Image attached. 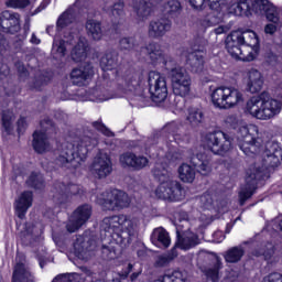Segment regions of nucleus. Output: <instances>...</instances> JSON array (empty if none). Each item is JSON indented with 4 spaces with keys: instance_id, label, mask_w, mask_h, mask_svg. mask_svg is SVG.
I'll use <instances>...</instances> for the list:
<instances>
[{
    "instance_id": "64",
    "label": "nucleus",
    "mask_w": 282,
    "mask_h": 282,
    "mask_svg": "<svg viewBox=\"0 0 282 282\" xmlns=\"http://www.w3.org/2000/svg\"><path fill=\"white\" fill-rule=\"evenodd\" d=\"M6 47V36L0 33V51Z\"/></svg>"
},
{
    "instance_id": "21",
    "label": "nucleus",
    "mask_w": 282,
    "mask_h": 282,
    "mask_svg": "<svg viewBox=\"0 0 282 282\" xmlns=\"http://www.w3.org/2000/svg\"><path fill=\"white\" fill-rule=\"evenodd\" d=\"M93 171L98 180L109 177V175H111L113 172V163H111V158H109L107 154L97 158L93 164Z\"/></svg>"
},
{
    "instance_id": "18",
    "label": "nucleus",
    "mask_w": 282,
    "mask_h": 282,
    "mask_svg": "<svg viewBox=\"0 0 282 282\" xmlns=\"http://www.w3.org/2000/svg\"><path fill=\"white\" fill-rule=\"evenodd\" d=\"M94 65L91 63H85L77 68H73L70 80L77 87H85V85H89V82L94 78Z\"/></svg>"
},
{
    "instance_id": "42",
    "label": "nucleus",
    "mask_w": 282,
    "mask_h": 282,
    "mask_svg": "<svg viewBox=\"0 0 282 282\" xmlns=\"http://www.w3.org/2000/svg\"><path fill=\"white\" fill-rule=\"evenodd\" d=\"M70 56L75 63H83L87 58V46L78 42L72 50Z\"/></svg>"
},
{
    "instance_id": "16",
    "label": "nucleus",
    "mask_w": 282,
    "mask_h": 282,
    "mask_svg": "<svg viewBox=\"0 0 282 282\" xmlns=\"http://www.w3.org/2000/svg\"><path fill=\"white\" fill-rule=\"evenodd\" d=\"M0 28L6 34H17L21 32V14L4 10L0 13Z\"/></svg>"
},
{
    "instance_id": "62",
    "label": "nucleus",
    "mask_w": 282,
    "mask_h": 282,
    "mask_svg": "<svg viewBox=\"0 0 282 282\" xmlns=\"http://www.w3.org/2000/svg\"><path fill=\"white\" fill-rule=\"evenodd\" d=\"M140 274H142V269H140L139 271H135L133 272L131 275H130V281H137L138 280V276H140Z\"/></svg>"
},
{
    "instance_id": "32",
    "label": "nucleus",
    "mask_w": 282,
    "mask_h": 282,
    "mask_svg": "<svg viewBox=\"0 0 282 282\" xmlns=\"http://www.w3.org/2000/svg\"><path fill=\"white\" fill-rule=\"evenodd\" d=\"M132 7L140 19H147L148 17H151V12H153L151 2H147L145 0H133Z\"/></svg>"
},
{
    "instance_id": "55",
    "label": "nucleus",
    "mask_w": 282,
    "mask_h": 282,
    "mask_svg": "<svg viewBox=\"0 0 282 282\" xmlns=\"http://www.w3.org/2000/svg\"><path fill=\"white\" fill-rule=\"evenodd\" d=\"M17 126H18V134L19 135H23V133H25V129H28V119L25 117H20L18 122H17Z\"/></svg>"
},
{
    "instance_id": "8",
    "label": "nucleus",
    "mask_w": 282,
    "mask_h": 282,
    "mask_svg": "<svg viewBox=\"0 0 282 282\" xmlns=\"http://www.w3.org/2000/svg\"><path fill=\"white\" fill-rule=\"evenodd\" d=\"M238 149L247 155L254 158L261 152V140L259 138V128L254 124L242 126L238 130Z\"/></svg>"
},
{
    "instance_id": "31",
    "label": "nucleus",
    "mask_w": 282,
    "mask_h": 282,
    "mask_svg": "<svg viewBox=\"0 0 282 282\" xmlns=\"http://www.w3.org/2000/svg\"><path fill=\"white\" fill-rule=\"evenodd\" d=\"M100 67L102 72H113V69H118V52H107L100 59Z\"/></svg>"
},
{
    "instance_id": "63",
    "label": "nucleus",
    "mask_w": 282,
    "mask_h": 282,
    "mask_svg": "<svg viewBox=\"0 0 282 282\" xmlns=\"http://www.w3.org/2000/svg\"><path fill=\"white\" fill-rule=\"evenodd\" d=\"M31 43H32L33 45H40L41 40L36 36V34L32 33Z\"/></svg>"
},
{
    "instance_id": "9",
    "label": "nucleus",
    "mask_w": 282,
    "mask_h": 282,
    "mask_svg": "<svg viewBox=\"0 0 282 282\" xmlns=\"http://www.w3.org/2000/svg\"><path fill=\"white\" fill-rule=\"evenodd\" d=\"M212 102L218 109H232L235 105L243 101V95L239 89L220 86L215 88L210 95Z\"/></svg>"
},
{
    "instance_id": "57",
    "label": "nucleus",
    "mask_w": 282,
    "mask_h": 282,
    "mask_svg": "<svg viewBox=\"0 0 282 282\" xmlns=\"http://www.w3.org/2000/svg\"><path fill=\"white\" fill-rule=\"evenodd\" d=\"M264 282H282V274L279 272L270 273L264 278Z\"/></svg>"
},
{
    "instance_id": "61",
    "label": "nucleus",
    "mask_w": 282,
    "mask_h": 282,
    "mask_svg": "<svg viewBox=\"0 0 282 282\" xmlns=\"http://www.w3.org/2000/svg\"><path fill=\"white\" fill-rule=\"evenodd\" d=\"M47 8V4H45L44 2H42L33 12V14H39V12H43V10H45Z\"/></svg>"
},
{
    "instance_id": "15",
    "label": "nucleus",
    "mask_w": 282,
    "mask_h": 282,
    "mask_svg": "<svg viewBox=\"0 0 282 282\" xmlns=\"http://www.w3.org/2000/svg\"><path fill=\"white\" fill-rule=\"evenodd\" d=\"M91 218V207L89 204L80 205L73 213L72 221L66 225V229L68 232H76L89 221Z\"/></svg>"
},
{
    "instance_id": "33",
    "label": "nucleus",
    "mask_w": 282,
    "mask_h": 282,
    "mask_svg": "<svg viewBox=\"0 0 282 282\" xmlns=\"http://www.w3.org/2000/svg\"><path fill=\"white\" fill-rule=\"evenodd\" d=\"M224 268L221 263V258L214 256L212 259V267L205 270V275L213 282L219 281V271Z\"/></svg>"
},
{
    "instance_id": "35",
    "label": "nucleus",
    "mask_w": 282,
    "mask_h": 282,
    "mask_svg": "<svg viewBox=\"0 0 282 282\" xmlns=\"http://www.w3.org/2000/svg\"><path fill=\"white\" fill-rule=\"evenodd\" d=\"M243 254H246L243 247H231L225 252L224 259L227 263H239L243 259Z\"/></svg>"
},
{
    "instance_id": "38",
    "label": "nucleus",
    "mask_w": 282,
    "mask_h": 282,
    "mask_svg": "<svg viewBox=\"0 0 282 282\" xmlns=\"http://www.w3.org/2000/svg\"><path fill=\"white\" fill-rule=\"evenodd\" d=\"M177 250L175 248H172L171 251H169L165 254H161L156 257V260L154 262L155 268H166L171 264V261H174L177 259Z\"/></svg>"
},
{
    "instance_id": "54",
    "label": "nucleus",
    "mask_w": 282,
    "mask_h": 282,
    "mask_svg": "<svg viewBox=\"0 0 282 282\" xmlns=\"http://www.w3.org/2000/svg\"><path fill=\"white\" fill-rule=\"evenodd\" d=\"M133 272V264L129 263L127 268L122 269L119 273L120 278H115L112 282H121L120 279L124 280L129 278V274Z\"/></svg>"
},
{
    "instance_id": "13",
    "label": "nucleus",
    "mask_w": 282,
    "mask_h": 282,
    "mask_svg": "<svg viewBox=\"0 0 282 282\" xmlns=\"http://www.w3.org/2000/svg\"><path fill=\"white\" fill-rule=\"evenodd\" d=\"M99 204L104 210H122V208H128L131 200L126 192L112 189L107 193L106 198L99 199Z\"/></svg>"
},
{
    "instance_id": "39",
    "label": "nucleus",
    "mask_w": 282,
    "mask_h": 282,
    "mask_svg": "<svg viewBox=\"0 0 282 282\" xmlns=\"http://www.w3.org/2000/svg\"><path fill=\"white\" fill-rule=\"evenodd\" d=\"M154 282H186V278H184V273L182 271L174 270L160 275L159 279L154 280Z\"/></svg>"
},
{
    "instance_id": "43",
    "label": "nucleus",
    "mask_w": 282,
    "mask_h": 282,
    "mask_svg": "<svg viewBox=\"0 0 282 282\" xmlns=\"http://www.w3.org/2000/svg\"><path fill=\"white\" fill-rule=\"evenodd\" d=\"M178 175H180V180H182V182H187V183H193L195 180V170L193 169V166L183 163L180 167H178Z\"/></svg>"
},
{
    "instance_id": "58",
    "label": "nucleus",
    "mask_w": 282,
    "mask_h": 282,
    "mask_svg": "<svg viewBox=\"0 0 282 282\" xmlns=\"http://www.w3.org/2000/svg\"><path fill=\"white\" fill-rule=\"evenodd\" d=\"M204 3H206V0H189V4L194 10H202V8H204Z\"/></svg>"
},
{
    "instance_id": "7",
    "label": "nucleus",
    "mask_w": 282,
    "mask_h": 282,
    "mask_svg": "<svg viewBox=\"0 0 282 282\" xmlns=\"http://www.w3.org/2000/svg\"><path fill=\"white\" fill-rule=\"evenodd\" d=\"M152 175L160 182L155 189V195L159 199L167 202H182L184 199V187L177 181L171 178V173L166 169V164L156 163L152 170Z\"/></svg>"
},
{
    "instance_id": "6",
    "label": "nucleus",
    "mask_w": 282,
    "mask_h": 282,
    "mask_svg": "<svg viewBox=\"0 0 282 282\" xmlns=\"http://www.w3.org/2000/svg\"><path fill=\"white\" fill-rule=\"evenodd\" d=\"M275 96L279 100L272 98L268 91H262L260 95L251 97L247 101L246 112L258 120H270L274 116H279L282 109L281 87L276 88Z\"/></svg>"
},
{
    "instance_id": "36",
    "label": "nucleus",
    "mask_w": 282,
    "mask_h": 282,
    "mask_svg": "<svg viewBox=\"0 0 282 282\" xmlns=\"http://www.w3.org/2000/svg\"><path fill=\"white\" fill-rule=\"evenodd\" d=\"M2 128L4 129V133L7 135H12V131H14V111L7 109L2 111L1 115Z\"/></svg>"
},
{
    "instance_id": "37",
    "label": "nucleus",
    "mask_w": 282,
    "mask_h": 282,
    "mask_svg": "<svg viewBox=\"0 0 282 282\" xmlns=\"http://www.w3.org/2000/svg\"><path fill=\"white\" fill-rule=\"evenodd\" d=\"M251 257H263L264 261H270L274 257V245L267 243L264 247H258L251 251Z\"/></svg>"
},
{
    "instance_id": "47",
    "label": "nucleus",
    "mask_w": 282,
    "mask_h": 282,
    "mask_svg": "<svg viewBox=\"0 0 282 282\" xmlns=\"http://www.w3.org/2000/svg\"><path fill=\"white\" fill-rule=\"evenodd\" d=\"M188 122L192 127H197L204 120V112L199 108H191L187 116Z\"/></svg>"
},
{
    "instance_id": "45",
    "label": "nucleus",
    "mask_w": 282,
    "mask_h": 282,
    "mask_svg": "<svg viewBox=\"0 0 282 282\" xmlns=\"http://www.w3.org/2000/svg\"><path fill=\"white\" fill-rule=\"evenodd\" d=\"M138 40H135V36H129V37H122L119 41V47L120 50H124L126 52H138L139 47Z\"/></svg>"
},
{
    "instance_id": "60",
    "label": "nucleus",
    "mask_w": 282,
    "mask_h": 282,
    "mask_svg": "<svg viewBox=\"0 0 282 282\" xmlns=\"http://www.w3.org/2000/svg\"><path fill=\"white\" fill-rule=\"evenodd\" d=\"M221 0H208L210 10H217Z\"/></svg>"
},
{
    "instance_id": "12",
    "label": "nucleus",
    "mask_w": 282,
    "mask_h": 282,
    "mask_svg": "<svg viewBox=\"0 0 282 282\" xmlns=\"http://www.w3.org/2000/svg\"><path fill=\"white\" fill-rule=\"evenodd\" d=\"M43 131L35 130L33 132V142L32 147L35 153L43 154L45 151L50 149V141H47V135H50V131L56 132V126H54V121L51 119H44L40 122Z\"/></svg>"
},
{
    "instance_id": "5",
    "label": "nucleus",
    "mask_w": 282,
    "mask_h": 282,
    "mask_svg": "<svg viewBox=\"0 0 282 282\" xmlns=\"http://www.w3.org/2000/svg\"><path fill=\"white\" fill-rule=\"evenodd\" d=\"M226 50L232 58L254 61L259 55V37L254 32L234 31L226 39Z\"/></svg>"
},
{
    "instance_id": "19",
    "label": "nucleus",
    "mask_w": 282,
    "mask_h": 282,
    "mask_svg": "<svg viewBox=\"0 0 282 282\" xmlns=\"http://www.w3.org/2000/svg\"><path fill=\"white\" fill-rule=\"evenodd\" d=\"M163 133V140L165 142H170L174 144H184L186 140H188V137L186 134H182V123L177 121L169 122L163 127L162 130Z\"/></svg>"
},
{
    "instance_id": "51",
    "label": "nucleus",
    "mask_w": 282,
    "mask_h": 282,
    "mask_svg": "<svg viewBox=\"0 0 282 282\" xmlns=\"http://www.w3.org/2000/svg\"><path fill=\"white\" fill-rule=\"evenodd\" d=\"M93 129H96L99 133H102V135H111V130L102 123V119H99L97 121H94L91 123Z\"/></svg>"
},
{
    "instance_id": "26",
    "label": "nucleus",
    "mask_w": 282,
    "mask_h": 282,
    "mask_svg": "<svg viewBox=\"0 0 282 282\" xmlns=\"http://www.w3.org/2000/svg\"><path fill=\"white\" fill-rule=\"evenodd\" d=\"M12 282H34V274L23 262H18L13 269Z\"/></svg>"
},
{
    "instance_id": "3",
    "label": "nucleus",
    "mask_w": 282,
    "mask_h": 282,
    "mask_svg": "<svg viewBox=\"0 0 282 282\" xmlns=\"http://www.w3.org/2000/svg\"><path fill=\"white\" fill-rule=\"evenodd\" d=\"M282 149L279 142L270 141L265 145L263 163H254L247 170L246 184L240 189L238 197L240 206L246 205V200L254 195L259 183L270 180L273 169L281 165Z\"/></svg>"
},
{
    "instance_id": "25",
    "label": "nucleus",
    "mask_w": 282,
    "mask_h": 282,
    "mask_svg": "<svg viewBox=\"0 0 282 282\" xmlns=\"http://www.w3.org/2000/svg\"><path fill=\"white\" fill-rule=\"evenodd\" d=\"M143 75L141 72H138L133 68H129L121 76V79L124 83V86L129 89V91H133V89H138L140 85H142Z\"/></svg>"
},
{
    "instance_id": "30",
    "label": "nucleus",
    "mask_w": 282,
    "mask_h": 282,
    "mask_svg": "<svg viewBox=\"0 0 282 282\" xmlns=\"http://www.w3.org/2000/svg\"><path fill=\"white\" fill-rule=\"evenodd\" d=\"M176 235L177 239L173 247L175 250H177V248H180V250H191V248H195L199 241V238L195 235L182 237L180 231H176Z\"/></svg>"
},
{
    "instance_id": "20",
    "label": "nucleus",
    "mask_w": 282,
    "mask_h": 282,
    "mask_svg": "<svg viewBox=\"0 0 282 282\" xmlns=\"http://www.w3.org/2000/svg\"><path fill=\"white\" fill-rule=\"evenodd\" d=\"M171 28H173V22L166 18L152 20L148 26V36L150 39H162L167 32H171Z\"/></svg>"
},
{
    "instance_id": "11",
    "label": "nucleus",
    "mask_w": 282,
    "mask_h": 282,
    "mask_svg": "<svg viewBox=\"0 0 282 282\" xmlns=\"http://www.w3.org/2000/svg\"><path fill=\"white\" fill-rule=\"evenodd\" d=\"M205 144L214 155H225L232 149V138L221 130L208 132L205 135Z\"/></svg>"
},
{
    "instance_id": "1",
    "label": "nucleus",
    "mask_w": 282,
    "mask_h": 282,
    "mask_svg": "<svg viewBox=\"0 0 282 282\" xmlns=\"http://www.w3.org/2000/svg\"><path fill=\"white\" fill-rule=\"evenodd\" d=\"M135 228H138L135 219L127 215L105 217L100 226L101 258L105 261L116 259L118 257L116 246H120L134 237Z\"/></svg>"
},
{
    "instance_id": "53",
    "label": "nucleus",
    "mask_w": 282,
    "mask_h": 282,
    "mask_svg": "<svg viewBox=\"0 0 282 282\" xmlns=\"http://www.w3.org/2000/svg\"><path fill=\"white\" fill-rule=\"evenodd\" d=\"M76 276H78L76 273H62L57 275L52 282H74L76 281Z\"/></svg>"
},
{
    "instance_id": "34",
    "label": "nucleus",
    "mask_w": 282,
    "mask_h": 282,
    "mask_svg": "<svg viewBox=\"0 0 282 282\" xmlns=\"http://www.w3.org/2000/svg\"><path fill=\"white\" fill-rule=\"evenodd\" d=\"M86 30L88 36H91L94 41H100L102 39V24L96 20H87Z\"/></svg>"
},
{
    "instance_id": "48",
    "label": "nucleus",
    "mask_w": 282,
    "mask_h": 282,
    "mask_svg": "<svg viewBox=\"0 0 282 282\" xmlns=\"http://www.w3.org/2000/svg\"><path fill=\"white\" fill-rule=\"evenodd\" d=\"M234 12L236 17H248V14H250V4L248 1L238 2L234 7Z\"/></svg>"
},
{
    "instance_id": "23",
    "label": "nucleus",
    "mask_w": 282,
    "mask_h": 282,
    "mask_svg": "<svg viewBox=\"0 0 282 282\" xmlns=\"http://www.w3.org/2000/svg\"><path fill=\"white\" fill-rule=\"evenodd\" d=\"M33 202L34 193H32V191H24L21 193L19 198L15 200V214L19 219H25V215H28V210L32 208Z\"/></svg>"
},
{
    "instance_id": "50",
    "label": "nucleus",
    "mask_w": 282,
    "mask_h": 282,
    "mask_svg": "<svg viewBox=\"0 0 282 282\" xmlns=\"http://www.w3.org/2000/svg\"><path fill=\"white\" fill-rule=\"evenodd\" d=\"M111 14L115 19H120V17H124V2L118 1L111 8Z\"/></svg>"
},
{
    "instance_id": "49",
    "label": "nucleus",
    "mask_w": 282,
    "mask_h": 282,
    "mask_svg": "<svg viewBox=\"0 0 282 282\" xmlns=\"http://www.w3.org/2000/svg\"><path fill=\"white\" fill-rule=\"evenodd\" d=\"M6 6L7 8H13V10H23L30 6V0H8Z\"/></svg>"
},
{
    "instance_id": "56",
    "label": "nucleus",
    "mask_w": 282,
    "mask_h": 282,
    "mask_svg": "<svg viewBox=\"0 0 282 282\" xmlns=\"http://www.w3.org/2000/svg\"><path fill=\"white\" fill-rule=\"evenodd\" d=\"M15 67L18 69V74H19L20 78L25 79V78H28V76H30L28 68H25V65L22 62H18L15 64Z\"/></svg>"
},
{
    "instance_id": "10",
    "label": "nucleus",
    "mask_w": 282,
    "mask_h": 282,
    "mask_svg": "<svg viewBox=\"0 0 282 282\" xmlns=\"http://www.w3.org/2000/svg\"><path fill=\"white\" fill-rule=\"evenodd\" d=\"M148 87L152 102H164L169 98V86L166 77L155 70H151L148 75Z\"/></svg>"
},
{
    "instance_id": "24",
    "label": "nucleus",
    "mask_w": 282,
    "mask_h": 282,
    "mask_svg": "<svg viewBox=\"0 0 282 282\" xmlns=\"http://www.w3.org/2000/svg\"><path fill=\"white\" fill-rule=\"evenodd\" d=\"M251 8L253 12H264L267 19L271 23H279V14L276 9L272 7L269 0H253Z\"/></svg>"
},
{
    "instance_id": "14",
    "label": "nucleus",
    "mask_w": 282,
    "mask_h": 282,
    "mask_svg": "<svg viewBox=\"0 0 282 282\" xmlns=\"http://www.w3.org/2000/svg\"><path fill=\"white\" fill-rule=\"evenodd\" d=\"M53 199L56 204H65L73 195H83V186L78 184H68L55 182L52 188Z\"/></svg>"
},
{
    "instance_id": "17",
    "label": "nucleus",
    "mask_w": 282,
    "mask_h": 282,
    "mask_svg": "<svg viewBox=\"0 0 282 282\" xmlns=\"http://www.w3.org/2000/svg\"><path fill=\"white\" fill-rule=\"evenodd\" d=\"M119 164L122 169H131V171H142L149 166V159L144 155H138L133 152H124L119 156Z\"/></svg>"
},
{
    "instance_id": "29",
    "label": "nucleus",
    "mask_w": 282,
    "mask_h": 282,
    "mask_svg": "<svg viewBox=\"0 0 282 282\" xmlns=\"http://www.w3.org/2000/svg\"><path fill=\"white\" fill-rule=\"evenodd\" d=\"M186 63L194 74L204 70V55L199 51L189 53Z\"/></svg>"
},
{
    "instance_id": "46",
    "label": "nucleus",
    "mask_w": 282,
    "mask_h": 282,
    "mask_svg": "<svg viewBox=\"0 0 282 282\" xmlns=\"http://www.w3.org/2000/svg\"><path fill=\"white\" fill-rule=\"evenodd\" d=\"M164 12L173 19L182 12V3L178 0H170L164 4Z\"/></svg>"
},
{
    "instance_id": "22",
    "label": "nucleus",
    "mask_w": 282,
    "mask_h": 282,
    "mask_svg": "<svg viewBox=\"0 0 282 282\" xmlns=\"http://www.w3.org/2000/svg\"><path fill=\"white\" fill-rule=\"evenodd\" d=\"M189 164L200 175H210L213 165L210 164V158L204 153H196L189 156Z\"/></svg>"
},
{
    "instance_id": "27",
    "label": "nucleus",
    "mask_w": 282,
    "mask_h": 282,
    "mask_svg": "<svg viewBox=\"0 0 282 282\" xmlns=\"http://www.w3.org/2000/svg\"><path fill=\"white\" fill-rule=\"evenodd\" d=\"M261 87H263V78L261 77V73L254 68L249 69L247 82L248 91L251 94H257L261 91Z\"/></svg>"
},
{
    "instance_id": "41",
    "label": "nucleus",
    "mask_w": 282,
    "mask_h": 282,
    "mask_svg": "<svg viewBox=\"0 0 282 282\" xmlns=\"http://www.w3.org/2000/svg\"><path fill=\"white\" fill-rule=\"evenodd\" d=\"M52 54L55 61H58V58H65V54H67V42H65V40H54Z\"/></svg>"
},
{
    "instance_id": "40",
    "label": "nucleus",
    "mask_w": 282,
    "mask_h": 282,
    "mask_svg": "<svg viewBox=\"0 0 282 282\" xmlns=\"http://www.w3.org/2000/svg\"><path fill=\"white\" fill-rule=\"evenodd\" d=\"M30 188H35V191H43L45 188V178L43 174L39 172H32L26 181Z\"/></svg>"
},
{
    "instance_id": "4",
    "label": "nucleus",
    "mask_w": 282,
    "mask_h": 282,
    "mask_svg": "<svg viewBox=\"0 0 282 282\" xmlns=\"http://www.w3.org/2000/svg\"><path fill=\"white\" fill-rule=\"evenodd\" d=\"M98 147V133L87 128L83 134L73 143L66 142L62 144L59 155L55 160V164L62 169H72L76 158L85 160L89 149Z\"/></svg>"
},
{
    "instance_id": "59",
    "label": "nucleus",
    "mask_w": 282,
    "mask_h": 282,
    "mask_svg": "<svg viewBox=\"0 0 282 282\" xmlns=\"http://www.w3.org/2000/svg\"><path fill=\"white\" fill-rule=\"evenodd\" d=\"M264 32H265V34H274V32H276V25H274V24H267L264 26Z\"/></svg>"
},
{
    "instance_id": "52",
    "label": "nucleus",
    "mask_w": 282,
    "mask_h": 282,
    "mask_svg": "<svg viewBox=\"0 0 282 282\" xmlns=\"http://www.w3.org/2000/svg\"><path fill=\"white\" fill-rule=\"evenodd\" d=\"M73 246L77 254H83L85 252V237L78 236Z\"/></svg>"
},
{
    "instance_id": "44",
    "label": "nucleus",
    "mask_w": 282,
    "mask_h": 282,
    "mask_svg": "<svg viewBox=\"0 0 282 282\" xmlns=\"http://www.w3.org/2000/svg\"><path fill=\"white\" fill-rule=\"evenodd\" d=\"M74 13L70 10L63 12L56 21L57 32H61V30H65V28H67L68 25H72V23H74Z\"/></svg>"
},
{
    "instance_id": "28",
    "label": "nucleus",
    "mask_w": 282,
    "mask_h": 282,
    "mask_svg": "<svg viewBox=\"0 0 282 282\" xmlns=\"http://www.w3.org/2000/svg\"><path fill=\"white\" fill-rule=\"evenodd\" d=\"M151 241L159 248H169L171 246V236H169V231L164 228H156L151 235Z\"/></svg>"
},
{
    "instance_id": "2",
    "label": "nucleus",
    "mask_w": 282,
    "mask_h": 282,
    "mask_svg": "<svg viewBox=\"0 0 282 282\" xmlns=\"http://www.w3.org/2000/svg\"><path fill=\"white\" fill-rule=\"evenodd\" d=\"M145 61H150L152 65H163L171 78L173 94L181 98H186L191 94L192 79L191 75L180 66L177 63L162 51V46L158 42H151L144 47L140 48V54Z\"/></svg>"
}]
</instances>
